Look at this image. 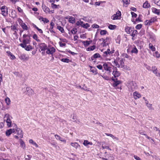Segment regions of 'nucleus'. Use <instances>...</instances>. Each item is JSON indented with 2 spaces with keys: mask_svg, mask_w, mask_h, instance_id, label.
<instances>
[{
  "mask_svg": "<svg viewBox=\"0 0 160 160\" xmlns=\"http://www.w3.org/2000/svg\"><path fill=\"white\" fill-rule=\"evenodd\" d=\"M128 89L130 91H133L137 88L136 83L133 81H131L128 85Z\"/></svg>",
  "mask_w": 160,
  "mask_h": 160,
  "instance_id": "nucleus-1",
  "label": "nucleus"
},
{
  "mask_svg": "<svg viewBox=\"0 0 160 160\" xmlns=\"http://www.w3.org/2000/svg\"><path fill=\"white\" fill-rule=\"evenodd\" d=\"M103 156L105 158H102L103 160H113L114 159V157L112 154L110 153H107L106 151L104 152Z\"/></svg>",
  "mask_w": 160,
  "mask_h": 160,
  "instance_id": "nucleus-2",
  "label": "nucleus"
},
{
  "mask_svg": "<svg viewBox=\"0 0 160 160\" xmlns=\"http://www.w3.org/2000/svg\"><path fill=\"white\" fill-rule=\"evenodd\" d=\"M2 14L5 17L8 15V9L6 6H3L1 8Z\"/></svg>",
  "mask_w": 160,
  "mask_h": 160,
  "instance_id": "nucleus-3",
  "label": "nucleus"
},
{
  "mask_svg": "<svg viewBox=\"0 0 160 160\" xmlns=\"http://www.w3.org/2000/svg\"><path fill=\"white\" fill-rule=\"evenodd\" d=\"M4 120H6L7 125L8 127H11L12 122L9 118V115L8 114H6L5 116Z\"/></svg>",
  "mask_w": 160,
  "mask_h": 160,
  "instance_id": "nucleus-4",
  "label": "nucleus"
},
{
  "mask_svg": "<svg viewBox=\"0 0 160 160\" xmlns=\"http://www.w3.org/2000/svg\"><path fill=\"white\" fill-rule=\"evenodd\" d=\"M30 40L29 39H24L22 41V43H20L19 45L20 46L23 48H25L27 44H29Z\"/></svg>",
  "mask_w": 160,
  "mask_h": 160,
  "instance_id": "nucleus-5",
  "label": "nucleus"
},
{
  "mask_svg": "<svg viewBox=\"0 0 160 160\" xmlns=\"http://www.w3.org/2000/svg\"><path fill=\"white\" fill-rule=\"evenodd\" d=\"M38 46L41 51H45L47 49V44L44 43H39L38 44Z\"/></svg>",
  "mask_w": 160,
  "mask_h": 160,
  "instance_id": "nucleus-6",
  "label": "nucleus"
},
{
  "mask_svg": "<svg viewBox=\"0 0 160 160\" xmlns=\"http://www.w3.org/2000/svg\"><path fill=\"white\" fill-rule=\"evenodd\" d=\"M113 69L114 70L112 72V74L114 76L115 78L118 77L120 75V73L118 71L117 68L113 67Z\"/></svg>",
  "mask_w": 160,
  "mask_h": 160,
  "instance_id": "nucleus-7",
  "label": "nucleus"
},
{
  "mask_svg": "<svg viewBox=\"0 0 160 160\" xmlns=\"http://www.w3.org/2000/svg\"><path fill=\"white\" fill-rule=\"evenodd\" d=\"M47 50L46 53L48 54L52 55L55 51V49L53 47H52L50 48H48L46 49Z\"/></svg>",
  "mask_w": 160,
  "mask_h": 160,
  "instance_id": "nucleus-8",
  "label": "nucleus"
},
{
  "mask_svg": "<svg viewBox=\"0 0 160 160\" xmlns=\"http://www.w3.org/2000/svg\"><path fill=\"white\" fill-rule=\"evenodd\" d=\"M26 94L30 96L33 94V90L30 88H27L26 89L25 91Z\"/></svg>",
  "mask_w": 160,
  "mask_h": 160,
  "instance_id": "nucleus-9",
  "label": "nucleus"
},
{
  "mask_svg": "<svg viewBox=\"0 0 160 160\" xmlns=\"http://www.w3.org/2000/svg\"><path fill=\"white\" fill-rule=\"evenodd\" d=\"M112 79L114 82L113 84V86L114 87H117L118 85L120 84V81H118L117 78L116 79H114L112 77Z\"/></svg>",
  "mask_w": 160,
  "mask_h": 160,
  "instance_id": "nucleus-10",
  "label": "nucleus"
},
{
  "mask_svg": "<svg viewBox=\"0 0 160 160\" xmlns=\"http://www.w3.org/2000/svg\"><path fill=\"white\" fill-rule=\"evenodd\" d=\"M133 28L132 27H126L125 28V31L128 34L132 33L133 30Z\"/></svg>",
  "mask_w": 160,
  "mask_h": 160,
  "instance_id": "nucleus-11",
  "label": "nucleus"
},
{
  "mask_svg": "<svg viewBox=\"0 0 160 160\" xmlns=\"http://www.w3.org/2000/svg\"><path fill=\"white\" fill-rule=\"evenodd\" d=\"M42 8L44 11L46 13H47L49 12V8L48 7H46L45 5L42 4Z\"/></svg>",
  "mask_w": 160,
  "mask_h": 160,
  "instance_id": "nucleus-12",
  "label": "nucleus"
},
{
  "mask_svg": "<svg viewBox=\"0 0 160 160\" xmlns=\"http://www.w3.org/2000/svg\"><path fill=\"white\" fill-rule=\"evenodd\" d=\"M152 10L153 12L158 15L160 14V10L159 9H158L155 8H152Z\"/></svg>",
  "mask_w": 160,
  "mask_h": 160,
  "instance_id": "nucleus-13",
  "label": "nucleus"
},
{
  "mask_svg": "<svg viewBox=\"0 0 160 160\" xmlns=\"http://www.w3.org/2000/svg\"><path fill=\"white\" fill-rule=\"evenodd\" d=\"M19 58L23 60H27L28 59V58L25 54H21L19 57Z\"/></svg>",
  "mask_w": 160,
  "mask_h": 160,
  "instance_id": "nucleus-14",
  "label": "nucleus"
},
{
  "mask_svg": "<svg viewBox=\"0 0 160 160\" xmlns=\"http://www.w3.org/2000/svg\"><path fill=\"white\" fill-rule=\"evenodd\" d=\"M133 95L134 97V98L135 99H137V98H139L141 96V94L137 92H135L133 93Z\"/></svg>",
  "mask_w": 160,
  "mask_h": 160,
  "instance_id": "nucleus-15",
  "label": "nucleus"
},
{
  "mask_svg": "<svg viewBox=\"0 0 160 160\" xmlns=\"http://www.w3.org/2000/svg\"><path fill=\"white\" fill-rule=\"evenodd\" d=\"M138 52V50L136 48V47L134 46L133 48H132V50L131 51V53H134L135 54H137Z\"/></svg>",
  "mask_w": 160,
  "mask_h": 160,
  "instance_id": "nucleus-16",
  "label": "nucleus"
},
{
  "mask_svg": "<svg viewBox=\"0 0 160 160\" xmlns=\"http://www.w3.org/2000/svg\"><path fill=\"white\" fill-rule=\"evenodd\" d=\"M55 24L54 23H53V22H50V28H49V31L51 32H53L54 33H55V32L54 31H53L52 30V29L53 28V26H54Z\"/></svg>",
  "mask_w": 160,
  "mask_h": 160,
  "instance_id": "nucleus-17",
  "label": "nucleus"
},
{
  "mask_svg": "<svg viewBox=\"0 0 160 160\" xmlns=\"http://www.w3.org/2000/svg\"><path fill=\"white\" fill-rule=\"evenodd\" d=\"M91 42V40L82 41V43L84 44V46L85 47H87L90 44V43Z\"/></svg>",
  "mask_w": 160,
  "mask_h": 160,
  "instance_id": "nucleus-18",
  "label": "nucleus"
},
{
  "mask_svg": "<svg viewBox=\"0 0 160 160\" xmlns=\"http://www.w3.org/2000/svg\"><path fill=\"white\" fill-rule=\"evenodd\" d=\"M13 130H14V129H10L7 130L6 132V135L7 136H9L12 133V131Z\"/></svg>",
  "mask_w": 160,
  "mask_h": 160,
  "instance_id": "nucleus-19",
  "label": "nucleus"
},
{
  "mask_svg": "<svg viewBox=\"0 0 160 160\" xmlns=\"http://www.w3.org/2000/svg\"><path fill=\"white\" fill-rule=\"evenodd\" d=\"M71 145L76 149L78 148L79 147H80V146L77 142H72Z\"/></svg>",
  "mask_w": 160,
  "mask_h": 160,
  "instance_id": "nucleus-20",
  "label": "nucleus"
},
{
  "mask_svg": "<svg viewBox=\"0 0 160 160\" xmlns=\"http://www.w3.org/2000/svg\"><path fill=\"white\" fill-rule=\"evenodd\" d=\"M83 144L85 146H87L88 145H92V143L91 142L88 141V140H85Z\"/></svg>",
  "mask_w": 160,
  "mask_h": 160,
  "instance_id": "nucleus-21",
  "label": "nucleus"
},
{
  "mask_svg": "<svg viewBox=\"0 0 160 160\" xmlns=\"http://www.w3.org/2000/svg\"><path fill=\"white\" fill-rule=\"evenodd\" d=\"M150 5L148 3L147 1H146L143 4V7L145 8H148L150 7Z\"/></svg>",
  "mask_w": 160,
  "mask_h": 160,
  "instance_id": "nucleus-22",
  "label": "nucleus"
},
{
  "mask_svg": "<svg viewBox=\"0 0 160 160\" xmlns=\"http://www.w3.org/2000/svg\"><path fill=\"white\" fill-rule=\"evenodd\" d=\"M103 68L105 70L108 71V70H109V69L110 68L109 66H108L107 63H104L103 65Z\"/></svg>",
  "mask_w": 160,
  "mask_h": 160,
  "instance_id": "nucleus-23",
  "label": "nucleus"
},
{
  "mask_svg": "<svg viewBox=\"0 0 160 160\" xmlns=\"http://www.w3.org/2000/svg\"><path fill=\"white\" fill-rule=\"evenodd\" d=\"M101 40H102V41H103V42L102 43V44L103 43V44L102 45L103 47H105V46H106L107 45H108V43H106V40L104 39L103 38H102L101 39H99V41H101Z\"/></svg>",
  "mask_w": 160,
  "mask_h": 160,
  "instance_id": "nucleus-24",
  "label": "nucleus"
},
{
  "mask_svg": "<svg viewBox=\"0 0 160 160\" xmlns=\"http://www.w3.org/2000/svg\"><path fill=\"white\" fill-rule=\"evenodd\" d=\"M22 28L25 30H27L28 29V28L26 25L24 23H23L21 25Z\"/></svg>",
  "mask_w": 160,
  "mask_h": 160,
  "instance_id": "nucleus-25",
  "label": "nucleus"
},
{
  "mask_svg": "<svg viewBox=\"0 0 160 160\" xmlns=\"http://www.w3.org/2000/svg\"><path fill=\"white\" fill-rule=\"evenodd\" d=\"M95 48L96 46L95 45H93L88 48H87V50L88 51H93Z\"/></svg>",
  "mask_w": 160,
  "mask_h": 160,
  "instance_id": "nucleus-26",
  "label": "nucleus"
},
{
  "mask_svg": "<svg viewBox=\"0 0 160 160\" xmlns=\"http://www.w3.org/2000/svg\"><path fill=\"white\" fill-rule=\"evenodd\" d=\"M152 72H153L156 74V76H158V74L159 75V73H158L157 72V68L155 67H152Z\"/></svg>",
  "mask_w": 160,
  "mask_h": 160,
  "instance_id": "nucleus-27",
  "label": "nucleus"
},
{
  "mask_svg": "<svg viewBox=\"0 0 160 160\" xmlns=\"http://www.w3.org/2000/svg\"><path fill=\"white\" fill-rule=\"evenodd\" d=\"M155 19V18H151L150 20L148 21V22L146 23V25H150L152 22H154Z\"/></svg>",
  "mask_w": 160,
  "mask_h": 160,
  "instance_id": "nucleus-28",
  "label": "nucleus"
},
{
  "mask_svg": "<svg viewBox=\"0 0 160 160\" xmlns=\"http://www.w3.org/2000/svg\"><path fill=\"white\" fill-rule=\"evenodd\" d=\"M138 33V31L137 30H134V28L131 33V36L133 37H134Z\"/></svg>",
  "mask_w": 160,
  "mask_h": 160,
  "instance_id": "nucleus-29",
  "label": "nucleus"
},
{
  "mask_svg": "<svg viewBox=\"0 0 160 160\" xmlns=\"http://www.w3.org/2000/svg\"><path fill=\"white\" fill-rule=\"evenodd\" d=\"M20 146L22 148H24L25 147V144L24 142L21 139L20 140Z\"/></svg>",
  "mask_w": 160,
  "mask_h": 160,
  "instance_id": "nucleus-30",
  "label": "nucleus"
},
{
  "mask_svg": "<svg viewBox=\"0 0 160 160\" xmlns=\"http://www.w3.org/2000/svg\"><path fill=\"white\" fill-rule=\"evenodd\" d=\"M116 26L115 25L110 24L108 26V28L111 30H113L116 28Z\"/></svg>",
  "mask_w": 160,
  "mask_h": 160,
  "instance_id": "nucleus-31",
  "label": "nucleus"
},
{
  "mask_svg": "<svg viewBox=\"0 0 160 160\" xmlns=\"http://www.w3.org/2000/svg\"><path fill=\"white\" fill-rule=\"evenodd\" d=\"M90 70L91 72H92L95 75L97 74L98 73L97 69L95 67L93 68L92 69H91Z\"/></svg>",
  "mask_w": 160,
  "mask_h": 160,
  "instance_id": "nucleus-32",
  "label": "nucleus"
},
{
  "mask_svg": "<svg viewBox=\"0 0 160 160\" xmlns=\"http://www.w3.org/2000/svg\"><path fill=\"white\" fill-rule=\"evenodd\" d=\"M25 48V49L27 51H29L32 49L31 46L30 45L28 46H27L26 45V46Z\"/></svg>",
  "mask_w": 160,
  "mask_h": 160,
  "instance_id": "nucleus-33",
  "label": "nucleus"
},
{
  "mask_svg": "<svg viewBox=\"0 0 160 160\" xmlns=\"http://www.w3.org/2000/svg\"><path fill=\"white\" fill-rule=\"evenodd\" d=\"M57 28L62 33H63L64 32L63 28L60 26H58L57 27Z\"/></svg>",
  "mask_w": 160,
  "mask_h": 160,
  "instance_id": "nucleus-34",
  "label": "nucleus"
},
{
  "mask_svg": "<svg viewBox=\"0 0 160 160\" xmlns=\"http://www.w3.org/2000/svg\"><path fill=\"white\" fill-rule=\"evenodd\" d=\"M16 132H17V134L18 135H19L23 134L22 133V131L21 130L20 128H18L16 130Z\"/></svg>",
  "mask_w": 160,
  "mask_h": 160,
  "instance_id": "nucleus-35",
  "label": "nucleus"
},
{
  "mask_svg": "<svg viewBox=\"0 0 160 160\" xmlns=\"http://www.w3.org/2000/svg\"><path fill=\"white\" fill-rule=\"evenodd\" d=\"M11 14L12 15V17L13 18L16 17L17 16V15L16 14V12L15 10H12V12H11Z\"/></svg>",
  "mask_w": 160,
  "mask_h": 160,
  "instance_id": "nucleus-36",
  "label": "nucleus"
},
{
  "mask_svg": "<svg viewBox=\"0 0 160 160\" xmlns=\"http://www.w3.org/2000/svg\"><path fill=\"white\" fill-rule=\"evenodd\" d=\"M33 38L34 39H35L37 42H40V40L38 38V36L36 34H34V35L33 36Z\"/></svg>",
  "mask_w": 160,
  "mask_h": 160,
  "instance_id": "nucleus-37",
  "label": "nucleus"
},
{
  "mask_svg": "<svg viewBox=\"0 0 160 160\" xmlns=\"http://www.w3.org/2000/svg\"><path fill=\"white\" fill-rule=\"evenodd\" d=\"M149 47L152 51H154L155 50V48L151 43H150L149 44Z\"/></svg>",
  "mask_w": 160,
  "mask_h": 160,
  "instance_id": "nucleus-38",
  "label": "nucleus"
},
{
  "mask_svg": "<svg viewBox=\"0 0 160 160\" xmlns=\"http://www.w3.org/2000/svg\"><path fill=\"white\" fill-rule=\"evenodd\" d=\"M5 100L7 105H8L10 104V100L9 98L7 97Z\"/></svg>",
  "mask_w": 160,
  "mask_h": 160,
  "instance_id": "nucleus-39",
  "label": "nucleus"
},
{
  "mask_svg": "<svg viewBox=\"0 0 160 160\" xmlns=\"http://www.w3.org/2000/svg\"><path fill=\"white\" fill-rule=\"evenodd\" d=\"M82 27L84 28L87 29L90 27V25L88 23H86V24H83L82 25Z\"/></svg>",
  "mask_w": 160,
  "mask_h": 160,
  "instance_id": "nucleus-40",
  "label": "nucleus"
},
{
  "mask_svg": "<svg viewBox=\"0 0 160 160\" xmlns=\"http://www.w3.org/2000/svg\"><path fill=\"white\" fill-rule=\"evenodd\" d=\"M69 22L72 23H73L75 22V19L73 17H71L69 19Z\"/></svg>",
  "mask_w": 160,
  "mask_h": 160,
  "instance_id": "nucleus-41",
  "label": "nucleus"
},
{
  "mask_svg": "<svg viewBox=\"0 0 160 160\" xmlns=\"http://www.w3.org/2000/svg\"><path fill=\"white\" fill-rule=\"evenodd\" d=\"M142 15L141 14L139 15L138 17V18H136V21H139V22H142Z\"/></svg>",
  "mask_w": 160,
  "mask_h": 160,
  "instance_id": "nucleus-42",
  "label": "nucleus"
},
{
  "mask_svg": "<svg viewBox=\"0 0 160 160\" xmlns=\"http://www.w3.org/2000/svg\"><path fill=\"white\" fill-rule=\"evenodd\" d=\"M107 32V31L106 30H101L100 32V34L102 35H105Z\"/></svg>",
  "mask_w": 160,
  "mask_h": 160,
  "instance_id": "nucleus-43",
  "label": "nucleus"
},
{
  "mask_svg": "<svg viewBox=\"0 0 160 160\" xmlns=\"http://www.w3.org/2000/svg\"><path fill=\"white\" fill-rule=\"evenodd\" d=\"M61 61L62 62H67V63H68L69 62V61L70 60L67 58H62L61 59Z\"/></svg>",
  "mask_w": 160,
  "mask_h": 160,
  "instance_id": "nucleus-44",
  "label": "nucleus"
},
{
  "mask_svg": "<svg viewBox=\"0 0 160 160\" xmlns=\"http://www.w3.org/2000/svg\"><path fill=\"white\" fill-rule=\"evenodd\" d=\"M112 18L113 19V20H116V19H119V18H118V17L117 16V15L116 14H114L112 16Z\"/></svg>",
  "mask_w": 160,
  "mask_h": 160,
  "instance_id": "nucleus-45",
  "label": "nucleus"
},
{
  "mask_svg": "<svg viewBox=\"0 0 160 160\" xmlns=\"http://www.w3.org/2000/svg\"><path fill=\"white\" fill-rule=\"evenodd\" d=\"M94 58H100L101 57L100 55L98 53H96L93 55Z\"/></svg>",
  "mask_w": 160,
  "mask_h": 160,
  "instance_id": "nucleus-46",
  "label": "nucleus"
},
{
  "mask_svg": "<svg viewBox=\"0 0 160 160\" xmlns=\"http://www.w3.org/2000/svg\"><path fill=\"white\" fill-rule=\"evenodd\" d=\"M77 32V29L76 28H74L71 30V33L72 34H75Z\"/></svg>",
  "mask_w": 160,
  "mask_h": 160,
  "instance_id": "nucleus-47",
  "label": "nucleus"
},
{
  "mask_svg": "<svg viewBox=\"0 0 160 160\" xmlns=\"http://www.w3.org/2000/svg\"><path fill=\"white\" fill-rule=\"evenodd\" d=\"M32 156L30 155H27L25 156V160H30Z\"/></svg>",
  "mask_w": 160,
  "mask_h": 160,
  "instance_id": "nucleus-48",
  "label": "nucleus"
},
{
  "mask_svg": "<svg viewBox=\"0 0 160 160\" xmlns=\"http://www.w3.org/2000/svg\"><path fill=\"white\" fill-rule=\"evenodd\" d=\"M76 24L77 26L81 25L82 26L83 24V22L81 21H79L77 22Z\"/></svg>",
  "mask_w": 160,
  "mask_h": 160,
  "instance_id": "nucleus-49",
  "label": "nucleus"
},
{
  "mask_svg": "<svg viewBox=\"0 0 160 160\" xmlns=\"http://www.w3.org/2000/svg\"><path fill=\"white\" fill-rule=\"evenodd\" d=\"M108 54L109 55V52H108L106 51H105L103 52L102 56L104 57H106L107 56Z\"/></svg>",
  "mask_w": 160,
  "mask_h": 160,
  "instance_id": "nucleus-50",
  "label": "nucleus"
},
{
  "mask_svg": "<svg viewBox=\"0 0 160 160\" xmlns=\"http://www.w3.org/2000/svg\"><path fill=\"white\" fill-rule=\"evenodd\" d=\"M142 27V25L141 24H138L136 27L135 28L137 29H140Z\"/></svg>",
  "mask_w": 160,
  "mask_h": 160,
  "instance_id": "nucleus-51",
  "label": "nucleus"
},
{
  "mask_svg": "<svg viewBox=\"0 0 160 160\" xmlns=\"http://www.w3.org/2000/svg\"><path fill=\"white\" fill-rule=\"evenodd\" d=\"M138 132L140 134L143 135L145 136H147V135L145 133V131H142L141 130H139L138 131Z\"/></svg>",
  "mask_w": 160,
  "mask_h": 160,
  "instance_id": "nucleus-52",
  "label": "nucleus"
},
{
  "mask_svg": "<svg viewBox=\"0 0 160 160\" xmlns=\"http://www.w3.org/2000/svg\"><path fill=\"white\" fill-rule=\"evenodd\" d=\"M29 142L30 143H31L34 145H35L36 146H37V144L35 142H34L32 139H30L29 141Z\"/></svg>",
  "mask_w": 160,
  "mask_h": 160,
  "instance_id": "nucleus-53",
  "label": "nucleus"
},
{
  "mask_svg": "<svg viewBox=\"0 0 160 160\" xmlns=\"http://www.w3.org/2000/svg\"><path fill=\"white\" fill-rule=\"evenodd\" d=\"M58 6H59V5H57L56 4H54V3H52L51 4V7L53 8H57Z\"/></svg>",
  "mask_w": 160,
  "mask_h": 160,
  "instance_id": "nucleus-54",
  "label": "nucleus"
},
{
  "mask_svg": "<svg viewBox=\"0 0 160 160\" xmlns=\"http://www.w3.org/2000/svg\"><path fill=\"white\" fill-rule=\"evenodd\" d=\"M92 27L93 28H99V26L96 24H94L92 25Z\"/></svg>",
  "mask_w": 160,
  "mask_h": 160,
  "instance_id": "nucleus-55",
  "label": "nucleus"
},
{
  "mask_svg": "<svg viewBox=\"0 0 160 160\" xmlns=\"http://www.w3.org/2000/svg\"><path fill=\"white\" fill-rule=\"evenodd\" d=\"M131 14L132 15V17H135V18H136L137 16V14L135 13H134V12H131Z\"/></svg>",
  "mask_w": 160,
  "mask_h": 160,
  "instance_id": "nucleus-56",
  "label": "nucleus"
},
{
  "mask_svg": "<svg viewBox=\"0 0 160 160\" xmlns=\"http://www.w3.org/2000/svg\"><path fill=\"white\" fill-rule=\"evenodd\" d=\"M102 147L103 149H107L111 150V149L108 146L102 145Z\"/></svg>",
  "mask_w": 160,
  "mask_h": 160,
  "instance_id": "nucleus-57",
  "label": "nucleus"
},
{
  "mask_svg": "<svg viewBox=\"0 0 160 160\" xmlns=\"http://www.w3.org/2000/svg\"><path fill=\"white\" fill-rule=\"evenodd\" d=\"M59 44L60 47H63L65 46L66 45V44L65 43H62L60 42H59Z\"/></svg>",
  "mask_w": 160,
  "mask_h": 160,
  "instance_id": "nucleus-58",
  "label": "nucleus"
},
{
  "mask_svg": "<svg viewBox=\"0 0 160 160\" xmlns=\"http://www.w3.org/2000/svg\"><path fill=\"white\" fill-rule=\"evenodd\" d=\"M82 89L86 91H89L88 88L87 87L85 86V85H84L83 87L82 88Z\"/></svg>",
  "mask_w": 160,
  "mask_h": 160,
  "instance_id": "nucleus-59",
  "label": "nucleus"
},
{
  "mask_svg": "<svg viewBox=\"0 0 160 160\" xmlns=\"http://www.w3.org/2000/svg\"><path fill=\"white\" fill-rule=\"evenodd\" d=\"M124 62L122 60H121L120 61V64L121 66V67H122L124 66Z\"/></svg>",
  "mask_w": 160,
  "mask_h": 160,
  "instance_id": "nucleus-60",
  "label": "nucleus"
},
{
  "mask_svg": "<svg viewBox=\"0 0 160 160\" xmlns=\"http://www.w3.org/2000/svg\"><path fill=\"white\" fill-rule=\"evenodd\" d=\"M97 67L99 69L101 70L102 68V66L101 65H99L97 66Z\"/></svg>",
  "mask_w": 160,
  "mask_h": 160,
  "instance_id": "nucleus-61",
  "label": "nucleus"
},
{
  "mask_svg": "<svg viewBox=\"0 0 160 160\" xmlns=\"http://www.w3.org/2000/svg\"><path fill=\"white\" fill-rule=\"evenodd\" d=\"M114 63L115 64V65L117 66V67L119 68L120 67V65L118 63V62H117L116 61H114Z\"/></svg>",
  "mask_w": 160,
  "mask_h": 160,
  "instance_id": "nucleus-62",
  "label": "nucleus"
},
{
  "mask_svg": "<svg viewBox=\"0 0 160 160\" xmlns=\"http://www.w3.org/2000/svg\"><path fill=\"white\" fill-rule=\"evenodd\" d=\"M134 158L136 160H141V159L137 156L134 155Z\"/></svg>",
  "mask_w": 160,
  "mask_h": 160,
  "instance_id": "nucleus-63",
  "label": "nucleus"
},
{
  "mask_svg": "<svg viewBox=\"0 0 160 160\" xmlns=\"http://www.w3.org/2000/svg\"><path fill=\"white\" fill-rule=\"evenodd\" d=\"M116 14L117 15V16L119 17H120L121 16V12L119 11H118L116 13Z\"/></svg>",
  "mask_w": 160,
  "mask_h": 160,
  "instance_id": "nucleus-64",
  "label": "nucleus"
}]
</instances>
